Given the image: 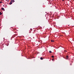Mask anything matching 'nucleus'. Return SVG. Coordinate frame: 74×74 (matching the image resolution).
I'll return each instance as SVG.
<instances>
[{
	"instance_id": "obj_1",
	"label": "nucleus",
	"mask_w": 74,
	"mask_h": 74,
	"mask_svg": "<svg viewBox=\"0 0 74 74\" xmlns=\"http://www.w3.org/2000/svg\"><path fill=\"white\" fill-rule=\"evenodd\" d=\"M66 59H68V58H69V56H66Z\"/></svg>"
},
{
	"instance_id": "obj_2",
	"label": "nucleus",
	"mask_w": 74,
	"mask_h": 74,
	"mask_svg": "<svg viewBox=\"0 0 74 74\" xmlns=\"http://www.w3.org/2000/svg\"><path fill=\"white\" fill-rule=\"evenodd\" d=\"M1 9H2V10H3V11H5V9H4V8H2Z\"/></svg>"
},
{
	"instance_id": "obj_3",
	"label": "nucleus",
	"mask_w": 74,
	"mask_h": 74,
	"mask_svg": "<svg viewBox=\"0 0 74 74\" xmlns=\"http://www.w3.org/2000/svg\"><path fill=\"white\" fill-rule=\"evenodd\" d=\"M51 42H54L55 41H54V40H51Z\"/></svg>"
},
{
	"instance_id": "obj_4",
	"label": "nucleus",
	"mask_w": 74,
	"mask_h": 74,
	"mask_svg": "<svg viewBox=\"0 0 74 74\" xmlns=\"http://www.w3.org/2000/svg\"><path fill=\"white\" fill-rule=\"evenodd\" d=\"M12 2H10V3H9V4H10V5L12 4Z\"/></svg>"
},
{
	"instance_id": "obj_5",
	"label": "nucleus",
	"mask_w": 74,
	"mask_h": 74,
	"mask_svg": "<svg viewBox=\"0 0 74 74\" xmlns=\"http://www.w3.org/2000/svg\"><path fill=\"white\" fill-rule=\"evenodd\" d=\"M40 59L41 60H43V58L42 57L40 58Z\"/></svg>"
},
{
	"instance_id": "obj_6",
	"label": "nucleus",
	"mask_w": 74,
	"mask_h": 74,
	"mask_svg": "<svg viewBox=\"0 0 74 74\" xmlns=\"http://www.w3.org/2000/svg\"><path fill=\"white\" fill-rule=\"evenodd\" d=\"M49 53H52V51H49Z\"/></svg>"
},
{
	"instance_id": "obj_7",
	"label": "nucleus",
	"mask_w": 74,
	"mask_h": 74,
	"mask_svg": "<svg viewBox=\"0 0 74 74\" xmlns=\"http://www.w3.org/2000/svg\"><path fill=\"white\" fill-rule=\"evenodd\" d=\"M51 57H52V58H54V56H51Z\"/></svg>"
},
{
	"instance_id": "obj_8",
	"label": "nucleus",
	"mask_w": 74,
	"mask_h": 74,
	"mask_svg": "<svg viewBox=\"0 0 74 74\" xmlns=\"http://www.w3.org/2000/svg\"><path fill=\"white\" fill-rule=\"evenodd\" d=\"M12 3H14V2H15V1H14V0H12Z\"/></svg>"
},
{
	"instance_id": "obj_9",
	"label": "nucleus",
	"mask_w": 74,
	"mask_h": 74,
	"mask_svg": "<svg viewBox=\"0 0 74 74\" xmlns=\"http://www.w3.org/2000/svg\"><path fill=\"white\" fill-rule=\"evenodd\" d=\"M1 14H2V13L1 12H0V15H1Z\"/></svg>"
},
{
	"instance_id": "obj_10",
	"label": "nucleus",
	"mask_w": 74,
	"mask_h": 74,
	"mask_svg": "<svg viewBox=\"0 0 74 74\" xmlns=\"http://www.w3.org/2000/svg\"><path fill=\"white\" fill-rule=\"evenodd\" d=\"M3 2L1 1L0 2V3H2Z\"/></svg>"
},
{
	"instance_id": "obj_11",
	"label": "nucleus",
	"mask_w": 74,
	"mask_h": 74,
	"mask_svg": "<svg viewBox=\"0 0 74 74\" xmlns=\"http://www.w3.org/2000/svg\"><path fill=\"white\" fill-rule=\"evenodd\" d=\"M11 2H12V0L11 1Z\"/></svg>"
},
{
	"instance_id": "obj_12",
	"label": "nucleus",
	"mask_w": 74,
	"mask_h": 74,
	"mask_svg": "<svg viewBox=\"0 0 74 74\" xmlns=\"http://www.w3.org/2000/svg\"><path fill=\"white\" fill-rule=\"evenodd\" d=\"M52 60H53V59H52Z\"/></svg>"
},
{
	"instance_id": "obj_13",
	"label": "nucleus",
	"mask_w": 74,
	"mask_h": 74,
	"mask_svg": "<svg viewBox=\"0 0 74 74\" xmlns=\"http://www.w3.org/2000/svg\"><path fill=\"white\" fill-rule=\"evenodd\" d=\"M62 1H64V0H62Z\"/></svg>"
},
{
	"instance_id": "obj_14",
	"label": "nucleus",
	"mask_w": 74,
	"mask_h": 74,
	"mask_svg": "<svg viewBox=\"0 0 74 74\" xmlns=\"http://www.w3.org/2000/svg\"><path fill=\"white\" fill-rule=\"evenodd\" d=\"M65 52H67V51H65Z\"/></svg>"
},
{
	"instance_id": "obj_15",
	"label": "nucleus",
	"mask_w": 74,
	"mask_h": 74,
	"mask_svg": "<svg viewBox=\"0 0 74 74\" xmlns=\"http://www.w3.org/2000/svg\"><path fill=\"white\" fill-rule=\"evenodd\" d=\"M9 1V0H8V1Z\"/></svg>"
},
{
	"instance_id": "obj_16",
	"label": "nucleus",
	"mask_w": 74,
	"mask_h": 74,
	"mask_svg": "<svg viewBox=\"0 0 74 74\" xmlns=\"http://www.w3.org/2000/svg\"><path fill=\"white\" fill-rule=\"evenodd\" d=\"M6 1H7V0H5Z\"/></svg>"
}]
</instances>
